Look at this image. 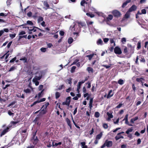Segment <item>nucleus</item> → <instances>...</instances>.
<instances>
[{
  "instance_id": "1",
  "label": "nucleus",
  "mask_w": 148,
  "mask_h": 148,
  "mask_svg": "<svg viewBox=\"0 0 148 148\" xmlns=\"http://www.w3.org/2000/svg\"><path fill=\"white\" fill-rule=\"evenodd\" d=\"M134 52V49L132 48H131L130 49L126 47H125L123 51V52L126 57L128 58L131 57Z\"/></svg>"
},
{
  "instance_id": "2",
  "label": "nucleus",
  "mask_w": 148,
  "mask_h": 148,
  "mask_svg": "<svg viewBox=\"0 0 148 148\" xmlns=\"http://www.w3.org/2000/svg\"><path fill=\"white\" fill-rule=\"evenodd\" d=\"M19 133L22 136L23 140L25 141L26 139L27 136V134H23V133H26L27 131V129H23V128L22 127L20 128L19 130Z\"/></svg>"
},
{
  "instance_id": "3",
  "label": "nucleus",
  "mask_w": 148,
  "mask_h": 148,
  "mask_svg": "<svg viewBox=\"0 0 148 148\" xmlns=\"http://www.w3.org/2000/svg\"><path fill=\"white\" fill-rule=\"evenodd\" d=\"M37 132L33 133V136L31 139V141L34 145H36L39 141V140L37 136H36Z\"/></svg>"
},
{
  "instance_id": "4",
  "label": "nucleus",
  "mask_w": 148,
  "mask_h": 148,
  "mask_svg": "<svg viewBox=\"0 0 148 148\" xmlns=\"http://www.w3.org/2000/svg\"><path fill=\"white\" fill-rule=\"evenodd\" d=\"M103 135V133L102 132H101L99 134H98L97 135L95 140L94 143L96 145L98 144V140L101 139V138L102 137Z\"/></svg>"
},
{
  "instance_id": "5",
  "label": "nucleus",
  "mask_w": 148,
  "mask_h": 148,
  "mask_svg": "<svg viewBox=\"0 0 148 148\" xmlns=\"http://www.w3.org/2000/svg\"><path fill=\"white\" fill-rule=\"evenodd\" d=\"M114 53L116 54L120 55L122 53L121 48L118 46H116L114 48Z\"/></svg>"
},
{
  "instance_id": "6",
  "label": "nucleus",
  "mask_w": 148,
  "mask_h": 148,
  "mask_svg": "<svg viewBox=\"0 0 148 148\" xmlns=\"http://www.w3.org/2000/svg\"><path fill=\"white\" fill-rule=\"evenodd\" d=\"M71 97H68L66 99V101L62 102V104L63 105H66L69 106L70 103Z\"/></svg>"
},
{
  "instance_id": "7",
  "label": "nucleus",
  "mask_w": 148,
  "mask_h": 148,
  "mask_svg": "<svg viewBox=\"0 0 148 148\" xmlns=\"http://www.w3.org/2000/svg\"><path fill=\"white\" fill-rule=\"evenodd\" d=\"M112 13L113 15L115 17H120L121 15L120 12L116 10H113Z\"/></svg>"
},
{
  "instance_id": "8",
  "label": "nucleus",
  "mask_w": 148,
  "mask_h": 148,
  "mask_svg": "<svg viewBox=\"0 0 148 148\" xmlns=\"http://www.w3.org/2000/svg\"><path fill=\"white\" fill-rule=\"evenodd\" d=\"M38 74V76H36L35 79L37 80H40L42 77V72L41 71H37L36 72V74Z\"/></svg>"
},
{
  "instance_id": "9",
  "label": "nucleus",
  "mask_w": 148,
  "mask_h": 148,
  "mask_svg": "<svg viewBox=\"0 0 148 148\" xmlns=\"http://www.w3.org/2000/svg\"><path fill=\"white\" fill-rule=\"evenodd\" d=\"M106 146L107 147H111L113 144L112 142V141H109L108 140H106L105 142Z\"/></svg>"
},
{
  "instance_id": "10",
  "label": "nucleus",
  "mask_w": 148,
  "mask_h": 148,
  "mask_svg": "<svg viewBox=\"0 0 148 148\" xmlns=\"http://www.w3.org/2000/svg\"><path fill=\"white\" fill-rule=\"evenodd\" d=\"M128 114H127L125 115V118H124V119L123 120V121H125V123L129 125V126H132V125H131V124H129L128 121Z\"/></svg>"
},
{
  "instance_id": "11",
  "label": "nucleus",
  "mask_w": 148,
  "mask_h": 148,
  "mask_svg": "<svg viewBox=\"0 0 148 148\" xmlns=\"http://www.w3.org/2000/svg\"><path fill=\"white\" fill-rule=\"evenodd\" d=\"M9 128L8 127H7L5 129H4L1 132L0 134V136L1 137L5 135L6 133L9 131Z\"/></svg>"
},
{
  "instance_id": "12",
  "label": "nucleus",
  "mask_w": 148,
  "mask_h": 148,
  "mask_svg": "<svg viewBox=\"0 0 148 148\" xmlns=\"http://www.w3.org/2000/svg\"><path fill=\"white\" fill-rule=\"evenodd\" d=\"M40 118L38 117H36L34 121V122L38 125H40L41 123L39 122Z\"/></svg>"
},
{
  "instance_id": "13",
  "label": "nucleus",
  "mask_w": 148,
  "mask_h": 148,
  "mask_svg": "<svg viewBox=\"0 0 148 148\" xmlns=\"http://www.w3.org/2000/svg\"><path fill=\"white\" fill-rule=\"evenodd\" d=\"M137 9V7L134 5H133L131 7H130L129 10V12H131L133 11H135Z\"/></svg>"
},
{
  "instance_id": "14",
  "label": "nucleus",
  "mask_w": 148,
  "mask_h": 148,
  "mask_svg": "<svg viewBox=\"0 0 148 148\" xmlns=\"http://www.w3.org/2000/svg\"><path fill=\"white\" fill-rule=\"evenodd\" d=\"M114 94V92H112V90H110L107 96V98L108 99L112 97Z\"/></svg>"
},
{
  "instance_id": "15",
  "label": "nucleus",
  "mask_w": 148,
  "mask_h": 148,
  "mask_svg": "<svg viewBox=\"0 0 148 148\" xmlns=\"http://www.w3.org/2000/svg\"><path fill=\"white\" fill-rule=\"evenodd\" d=\"M113 18V16L111 14H109L108 17H107L106 19L105 20V21L107 23L110 21L112 20Z\"/></svg>"
},
{
  "instance_id": "16",
  "label": "nucleus",
  "mask_w": 148,
  "mask_h": 148,
  "mask_svg": "<svg viewBox=\"0 0 148 148\" xmlns=\"http://www.w3.org/2000/svg\"><path fill=\"white\" fill-rule=\"evenodd\" d=\"M115 139L116 140H117L120 138H123L124 137L120 134L119 133H118L117 135L115 137Z\"/></svg>"
},
{
  "instance_id": "17",
  "label": "nucleus",
  "mask_w": 148,
  "mask_h": 148,
  "mask_svg": "<svg viewBox=\"0 0 148 148\" xmlns=\"http://www.w3.org/2000/svg\"><path fill=\"white\" fill-rule=\"evenodd\" d=\"M66 121L68 126H69L71 129L72 128V125L71 124V121L68 118H66Z\"/></svg>"
},
{
  "instance_id": "18",
  "label": "nucleus",
  "mask_w": 148,
  "mask_h": 148,
  "mask_svg": "<svg viewBox=\"0 0 148 148\" xmlns=\"http://www.w3.org/2000/svg\"><path fill=\"white\" fill-rule=\"evenodd\" d=\"M107 115L108 116V120H110L113 117V116L112 114V113H110L109 112H107L106 113Z\"/></svg>"
},
{
  "instance_id": "19",
  "label": "nucleus",
  "mask_w": 148,
  "mask_h": 148,
  "mask_svg": "<svg viewBox=\"0 0 148 148\" xmlns=\"http://www.w3.org/2000/svg\"><path fill=\"white\" fill-rule=\"evenodd\" d=\"M131 0H127V1L124 2L122 5L123 8H124L127 5V4L131 2Z\"/></svg>"
},
{
  "instance_id": "20",
  "label": "nucleus",
  "mask_w": 148,
  "mask_h": 148,
  "mask_svg": "<svg viewBox=\"0 0 148 148\" xmlns=\"http://www.w3.org/2000/svg\"><path fill=\"white\" fill-rule=\"evenodd\" d=\"M92 103H93V99H91L89 101V107L90 109V111L92 109Z\"/></svg>"
},
{
  "instance_id": "21",
  "label": "nucleus",
  "mask_w": 148,
  "mask_h": 148,
  "mask_svg": "<svg viewBox=\"0 0 148 148\" xmlns=\"http://www.w3.org/2000/svg\"><path fill=\"white\" fill-rule=\"evenodd\" d=\"M132 80L134 82H139V77L137 75H135L132 77Z\"/></svg>"
},
{
  "instance_id": "22",
  "label": "nucleus",
  "mask_w": 148,
  "mask_h": 148,
  "mask_svg": "<svg viewBox=\"0 0 148 148\" xmlns=\"http://www.w3.org/2000/svg\"><path fill=\"white\" fill-rule=\"evenodd\" d=\"M77 23H78L79 26L80 27L85 26L86 25V24L84 22H77Z\"/></svg>"
},
{
  "instance_id": "23",
  "label": "nucleus",
  "mask_w": 148,
  "mask_h": 148,
  "mask_svg": "<svg viewBox=\"0 0 148 148\" xmlns=\"http://www.w3.org/2000/svg\"><path fill=\"white\" fill-rule=\"evenodd\" d=\"M87 70L89 73H92L93 72V69L91 67H88L87 68Z\"/></svg>"
},
{
  "instance_id": "24",
  "label": "nucleus",
  "mask_w": 148,
  "mask_h": 148,
  "mask_svg": "<svg viewBox=\"0 0 148 148\" xmlns=\"http://www.w3.org/2000/svg\"><path fill=\"white\" fill-rule=\"evenodd\" d=\"M72 78H70L69 79H67L65 81V82L67 84H70L71 85L72 84Z\"/></svg>"
},
{
  "instance_id": "25",
  "label": "nucleus",
  "mask_w": 148,
  "mask_h": 148,
  "mask_svg": "<svg viewBox=\"0 0 148 148\" xmlns=\"http://www.w3.org/2000/svg\"><path fill=\"white\" fill-rule=\"evenodd\" d=\"M86 15L91 18H92L95 16V15L92 14L91 12L87 13L86 14Z\"/></svg>"
},
{
  "instance_id": "26",
  "label": "nucleus",
  "mask_w": 148,
  "mask_h": 148,
  "mask_svg": "<svg viewBox=\"0 0 148 148\" xmlns=\"http://www.w3.org/2000/svg\"><path fill=\"white\" fill-rule=\"evenodd\" d=\"M81 144L82 147V148H88L87 145H85L86 143L84 142H82L81 143Z\"/></svg>"
},
{
  "instance_id": "27",
  "label": "nucleus",
  "mask_w": 148,
  "mask_h": 148,
  "mask_svg": "<svg viewBox=\"0 0 148 148\" xmlns=\"http://www.w3.org/2000/svg\"><path fill=\"white\" fill-rule=\"evenodd\" d=\"M130 12L128 11L125 14L124 17L126 18H127L130 17Z\"/></svg>"
},
{
  "instance_id": "28",
  "label": "nucleus",
  "mask_w": 148,
  "mask_h": 148,
  "mask_svg": "<svg viewBox=\"0 0 148 148\" xmlns=\"http://www.w3.org/2000/svg\"><path fill=\"white\" fill-rule=\"evenodd\" d=\"M23 91L26 93H30L31 92V90L29 88L24 89Z\"/></svg>"
},
{
  "instance_id": "29",
  "label": "nucleus",
  "mask_w": 148,
  "mask_h": 148,
  "mask_svg": "<svg viewBox=\"0 0 148 148\" xmlns=\"http://www.w3.org/2000/svg\"><path fill=\"white\" fill-rule=\"evenodd\" d=\"M94 55V53H93L92 54L87 55L86 56V57H87L88 58L89 60H90L93 57Z\"/></svg>"
},
{
  "instance_id": "30",
  "label": "nucleus",
  "mask_w": 148,
  "mask_h": 148,
  "mask_svg": "<svg viewBox=\"0 0 148 148\" xmlns=\"http://www.w3.org/2000/svg\"><path fill=\"white\" fill-rule=\"evenodd\" d=\"M117 82L120 85H122L124 84V82L123 80L121 79H120L118 80Z\"/></svg>"
},
{
  "instance_id": "31",
  "label": "nucleus",
  "mask_w": 148,
  "mask_h": 148,
  "mask_svg": "<svg viewBox=\"0 0 148 148\" xmlns=\"http://www.w3.org/2000/svg\"><path fill=\"white\" fill-rule=\"evenodd\" d=\"M49 103L48 102L46 103L44 105H43L42 107V108H44L47 110V106H49Z\"/></svg>"
},
{
  "instance_id": "32",
  "label": "nucleus",
  "mask_w": 148,
  "mask_h": 148,
  "mask_svg": "<svg viewBox=\"0 0 148 148\" xmlns=\"http://www.w3.org/2000/svg\"><path fill=\"white\" fill-rule=\"evenodd\" d=\"M60 93L59 92H56L55 93L56 98V99H58L60 97Z\"/></svg>"
},
{
  "instance_id": "33",
  "label": "nucleus",
  "mask_w": 148,
  "mask_h": 148,
  "mask_svg": "<svg viewBox=\"0 0 148 148\" xmlns=\"http://www.w3.org/2000/svg\"><path fill=\"white\" fill-rule=\"evenodd\" d=\"M44 20V18L41 16H39L38 17V23H40L42 21H43Z\"/></svg>"
},
{
  "instance_id": "34",
  "label": "nucleus",
  "mask_w": 148,
  "mask_h": 148,
  "mask_svg": "<svg viewBox=\"0 0 148 148\" xmlns=\"http://www.w3.org/2000/svg\"><path fill=\"white\" fill-rule=\"evenodd\" d=\"M47 112V110L43 108V109L41 110L40 113L44 114H46Z\"/></svg>"
},
{
  "instance_id": "35",
  "label": "nucleus",
  "mask_w": 148,
  "mask_h": 148,
  "mask_svg": "<svg viewBox=\"0 0 148 148\" xmlns=\"http://www.w3.org/2000/svg\"><path fill=\"white\" fill-rule=\"evenodd\" d=\"M73 39L71 37H70L68 39V42L69 44H71L73 42Z\"/></svg>"
},
{
  "instance_id": "36",
  "label": "nucleus",
  "mask_w": 148,
  "mask_h": 148,
  "mask_svg": "<svg viewBox=\"0 0 148 148\" xmlns=\"http://www.w3.org/2000/svg\"><path fill=\"white\" fill-rule=\"evenodd\" d=\"M85 3L87 4V3L85 0H82L80 3L81 5L83 6H84V4Z\"/></svg>"
},
{
  "instance_id": "37",
  "label": "nucleus",
  "mask_w": 148,
  "mask_h": 148,
  "mask_svg": "<svg viewBox=\"0 0 148 148\" xmlns=\"http://www.w3.org/2000/svg\"><path fill=\"white\" fill-rule=\"evenodd\" d=\"M94 116L95 117L97 118L99 117L100 116L99 112H95V113Z\"/></svg>"
},
{
  "instance_id": "38",
  "label": "nucleus",
  "mask_w": 148,
  "mask_h": 148,
  "mask_svg": "<svg viewBox=\"0 0 148 148\" xmlns=\"http://www.w3.org/2000/svg\"><path fill=\"white\" fill-rule=\"evenodd\" d=\"M146 13V10L145 9H143L141 10V13L139 12V14H145Z\"/></svg>"
},
{
  "instance_id": "39",
  "label": "nucleus",
  "mask_w": 148,
  "mask_h": 148,
  "mask_svg": "<svg viewBox=\"0 0 148 148\" xmlns=\"http://www.w3.org/2000/svg\"><path fill=\"white\" fill-rule=\"evenodd\" d=\"M132 130L133 129L132 127L130 128H129L126 131V133L127 134H128L130 132H131Z\"/></svg>"
},
{
  "instance_id": "40",
  "label": "nucleus",
  "mask_w": 148,
  "mask_h": 148,
  "mask_svg": "<svg viewBox=\"0 0 148 148\" xmlns=\"http://www.w3.org/2000/svg\"><path fill=\"white\" fill-rule=\"evenodd\" d=\"M45 100H46V98H43L40 99V100H38L36 101L38 103L42 102L44 101H45Z\"/></svg>"
},
{
  "instance_id": "41",
  "label": "nucleus",
  "mask_w": 148,
  "mask_h": 148,
  "mask_svg": "<svg viewBox=\"0 0 148 148\" xmlns=\"http://www.w3.org/2000/svg\"><path fill=\"white\" fill-rule=\"evenodd\" d=\"M103 42L101 39H99L97 42V44L98 45H99V44L101 45L102 44Z\"/></svg>"
},
{
  "instance_id": "42",
  "label": "nucleus",
  "mask_w": 148,
  "mask_h": 148,
  "mask_svg": "<svg viewBox=\"0 0 148 148\" xmlns=\"http://www.w3.org/2000/svg\"><path fill=\"white\" fill-rule=\"evenodd\" d=\"M36 27H33V29H29V31H33L34 32H36V28H35Z\"/></svg>"
},
{
  "instance_id": "43",
  "label": "nucleus",
  "mask_w": 148,
  "mask_h": 148,
  "mask_svg": "<svg viewBox=\"0 0 148 148\" xmlns=\"http://www.w3.org/2000/svg\"><path fill=\"white\" fill-rule=\"evenodd\" d=\"M79 61V60L78 59H75V61L73 62L71 64V66L74 65L75 64H76L77 63V62H78Z\"/></svg>"
},
{
  "instance_id": "44",
  "label": "nucleus",
  "mask_w": 148,
  "mask_h": 148,
  "mask_svg": "<svg viewBox=\"0 0 148 148\" xmlns=\"http://www.w3.org/2000/svg\"><path fill=\"white\" fill-rule=\"evenodd\" d=\"M9 52V51H8L7 52L4 54L5 56V55H6V56L5 57V60H6L7 59V58H8L9 55L10 54L9 53H8Z\"/></svg>"
},
{
  "instance_id": "45",
  "label": "nucleus",
  "mask_w": 148,
  "mask_h": 148,
  "mask_svg": "<svg viewBox=\"0 0 148 148\" xmlns=\"http://www.w3.org/2000/svg\"><path fill=\"white\" fill-rule=\"evenodd\" d=\"M64 86L63 85H62L60 86L58 88V89H57V90H60L62 89V88L64 87Z\"/></svg>"
},
{
  "instance_id": "46",
  "label": "nucleus",
  "mask_w": 148,
  "mask_h": 148,
  "mask_svg": "<svg viewBox=\"0 0 148 148\" xmlns=\"http://www.w3.org/2000/svg\"><path fill=\"white\" fill-rule=\"evenodd\" d=\"M103 127L105 129H107L108 127V124L106 123H104L103 124Z\"/></svg>"
},
{
  "instance_id": "47",
  "label": "nucleus",
  "mask_w": 148,
  "mask_h": 148,
  "mask_svg": "<svg viewBox=\"0 0 148 148\" xmlns=\"http://www.w3.org/2000/svg\"><path fill=\"white\" fill-rule=\"evenodd\" d=\"M76 68V67L75 66H72V67L71 68V72L72 73L74 72Z\"/></svg>"
},
{
  "instance_id": "48",
  "label": "nucleus",
  "mask_w": 148,
  "mask_h": 148,
  "mask_svg": "<svg viewBox=\"0 0 148 148\" xmlns=\"http://www.w3.org/2000/svg\"><path fill=\"white\" fill-rule=\"evenodd\" d=\"M81 85L78 83V85L77 86V91L78 93H79V90L81 88Z\"/></svg>"
},
{
  "instance_id": "49",
  "label": "nucleus",
  "mask_w": 148,
  "mask_h": 148,
  "mask_svg": "<svg viewBox=\"0 0 148 148\" xmlns=\"http://www.w3.org/2000/svg\"><path fill=\"white\" fill-rule=\"evenodd\" d=\"M16 101H14L11 103L10 104H9L8 105V107H9L10 106H12L14 104L16 103Z\"/></svg>"
},
{
  "instance_id": "50",
  "label": "nucleus",
  "mask_w": 148,
  "mask_h": 148,
  "mask_svg": "<svg viewBox=\"0 0 148 148\" xmlns=\"http://www.w3.org/2000/svg\"><path fill=\"white\" fill-rule=\"evenodd\" d=\"M27 24H28L29 25H32V26L33 25V23H32V22L30 21H27Z\"/></svg>"
},
{
  "instance_id": "51",
  "label": "nucleus",
  "mask_w": 148,
  "mask_h": 148,
  "mask_svg": "<svg viewBox=\"0 0 148 148\" xmlns=\"http://www.w3.org/2000/svg\"><path fill=\"white\" fill-rule=\"evenodd\" d=\"M16 57H15L13 58H12V59L10 60V63H13L14 62V61L16 60Z\"/></svg>"
},
{
  "instance_id": "52",
  "label": "nucleus",
  "mask_w": 148,
  "mask_h": 148,
  "mask_svg": "<svg viewBox=\"0 0 148 148\" xmlns=\"http://www.w3.org/2000/svg\"><path fill=\"white\" fill-rule=\"evenodd\" d=\"M8 114L10 116L13 115V116L14 114V113H12V112L10 110H9L8 111Z\"/></svg>"
},
{
  "instance_id": "53",
  "label": "nucleus",
  "mask_w": 148,
  "mask_h": 148,
  "mask_svg": "<svg viewBox=\"0 0 148 148\" xmlns=\"http://www.w3.org/2000/svg\"><path fill=\"white\" fill-rule=\"evenodd\" d=\"M110 42L111 44L114 43V46H115V43L113 39H110Z\"/></svg>"
},
{
  "instance_id": "54",
  "label": "nucleus",
  "mask_w": 148,
  "mask_h": 148,
  "mask_svg": "<svg viewBox=\"0 0 148 148\" xmlns=\"http://www.w3.org/2000/svg\"><path fill=\"white\" fill-rule=\"evenodd\" d=\"M16 34H10V37L12 38H13L15 37Z\"/></svg>"
},
{
  "instance_id": "55",
  "label": "nucleus",
  "mask_w": 148,
  "mask_h": 148,
  "mask_svg": "<svg viewBox=\"0 0 148 148\" xmlns=\"http://www.w3.org/2000/svg\"><path fill=\"white\" fill-rule=\"evenodd\" d=\"M94 132V130L93 128H92L91 131L89 132V134L90 135H92Z\"/></svg>"
},
{
  "instance_id": "56",
  "label": "nucleus",
  "mask_w": 148,
  "mask_h": 148,
  "mask_svg": "<svg viewBox=\"0 0 148 148\" xmlns=\"http://www.w3.org/2000/svg\"><path fill=\"white\" fill-rule=\"evenodd\" d=\"M144 80V79L142 77L139 78V82H140L142 83V84L143 86V82H142Z\"/></svg>"
},
{
  "instance_id": "57",
  "label": "nucleus",
  "mask_w": 148,
  "mask_h": 148,
  "mask_svg": "<svg viewBox=\"0 0 148 148\" xmlns=\"http://www.w3.org/2000/svg\"><path fill=\"white\" fill-rule=\"evenodd\" d=\"M122 105H123V104L121 103H120L115 108H120L122 106Z\"/></svg>"
},
{
  "instance_id": "58",
  "label": "nucleus",
  "mask_w": 148,
  "mask_h": 148,
  "mask_svg": "<svg viewBox=\"0 0 148 148\" xmlns=\"http://www.w3.org/2000/svg\"><path fill=\"white\" fill-rule=\"evenodd\" d=\"M43 88V86L42 85H40L38 87V90H41L42 88Z\"/></svg>"
},
{
  "instance_id": "59",
  "label": "nucleus",
  "mask_w": 148,
  "mask_h": 148,
  "mask_svg": "<svg viewBox=\"0 0 148 148\" xmlns=\"http://www.w3.org/2000/svg\"><path fill=\"white\" fill-rule=\"evenodd\" d=\"M40 50L42 52H45L46 51V48L42 47L40 49Z\"/></svg>"
},
{
  "instance_id": "60",
  "label": "nucleus",
  "mask_w": 148,
  "mask_h": 148,
  "mask_svg": "<svg viewBox=\"0 0 148 148\" xmlns=\"http://www.w3.org/2000/svg\"><path fill=\"white\" fill-rule=\"evenodd\" d=\"M27 16L28 17H30L32 15V13L30 11L27 13Z\"/></svg>"
},
{
  "instance_id": "61",
  "label": "nucleus",
  "mask_w": 148,
  "mask_h": 148,
  "mask_svg": "<svg viewBox=\"0 0 148 148\" xmlns=\"http://www.w3.org/2000/svg\"><path fill=\"white\" fill-rule=\"evenodd\" d=\"M143 93L144 92L143 91L142 92H141L140 93L141 95H140V96L141 97V99L142 100H143L144 98V97L143 96Z\"/></svg>"
},
{
  "instance_id": "62",
  "label": "nucleus",
  "mask_w": 148,
  "mask_h": 148,
  "mask_svg": "<svg viewBox=\"0 0 148 148\" xmlns=\"http://www.w3.org/2000/svg\"><path fill=\"white\" fill-rule=\"evenodd\" d=\"M26 33L24 31H22L19 33V35H22L25 34Z\"/></svg>"
},
{
  "instance_id": "63",
  "label": "nucleus",
  "mask_w": 148,
  "mask_h": 148,
  "mask_svg": "<svg viewBox=\"0 0 148 148\" xmlns=\"http://www.w3.org/2000/svg\"><path fill=\"white\" fill-rule=\"evenodd\" d=\"M15 69V67L14 66H12L9 69V71H11L14 70Z\"/></svg>"
},
{
  "instance_id": "64",
  "label": "nucleus",
  "mask_w": 148,
  "mask_h": 148,
  "mask_svg": "<svg viewBox=\"0 0 148 148\" xmlns=\"http://www.w3.org/2000/svg\"><path fill=\"white\" fill-rule=\"evenodd\" d=\"M126 41V39L125 38H122L121 40V42L124 43V42H125Z\"/></svg>"
}]
</instances>
